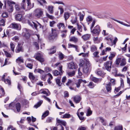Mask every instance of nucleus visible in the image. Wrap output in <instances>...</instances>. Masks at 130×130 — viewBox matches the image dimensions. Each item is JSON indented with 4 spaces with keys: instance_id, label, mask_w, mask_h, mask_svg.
I'll return each instance as SVG.
<instances>
[{
    "instance_id": "e433bc0d",
    "label": "nucleus",
    "mask_w": 130,
    "mask_h": 130,
    "mask_svg": "<svg viewBox=\"0 0 130 130\" xmlns=\"http://www.w3.org/2000/svg\"><path fill=\"white\" fill-rule=\"evenodd\" d=\"M81 108H80L78 109L77 113V115L78 116V117L79 118V119L80 120H85L84 118L82 116H80L79 114V110L80 109H81Z\"/></svg>"
},
{
    "instance_id": "603ef678",
    "label": "nucleus",
    "mask_w": 130,
    "mask_h": 130,
    "mask_svg": "<svg viewBox=\"0 0 130 130\" xmlns=\"http://www.w3.org/2000/svg\"><path fill=\"white\" fill-rule=\"evenodd\" d=\"M1 16L3 18H6L8 17V15L7 13L6 12H4L2 14Z\"/></svg>"
},
{
    "instance_id": "774afa93",
    "label": "nucleus",
    "mask_w": 130,
    "mask_h": 130,
    "mask_svg": "<svg viewBox=\"0 0 130 130\" xmlns=\"http://www.w3.org/2000/svg\"><path fill=\"white\" fill-rule=\"evenodd\" d=\"M59 57L60 59L62 60L64 58L63 55L61 53H60L59 54Z\"/></svg>"
},
{
    "instance_id": "3c124183",
    "label": "nucleus",
    "mask_w": 130,
    "mask_h": 130,
    "mask_svg": "<svg viewBox=\"0 0 130 130\" xmlns=\"http://www.w3.org/2000/svg\"><path fill=\"white\" fill-rule=\"evenodd\" d=\"M15 7L16 10L17 11H20V10L21 8H20V7L17 4H15Z\"/></svg>"
},
{
    "instance_id": "bb28decb",
    "label": "nucleus",
    "mask_w": 130,
    "mask_h": 130,
    "mask_svg": "<svg viewBox=\"0 0 130 130\" xmlns=\"http://www.w3.org/2000/svg\"><path fill=\"white\" fill-rule=\"evenodd\" d=\"M93 40L95 43H100L101 40L100 39H98V37H94Z\"/></svg>"
},
{
    "instance_id": "c756f323",
    "label": "nucleus",
    "mask_w": 130,
    "mask_h": 130,
    "mask_svg": "<svg viewBox=\"0 0 130 130\" xmlns=\"http://www.w3.org/2000/svg\"><path fill=\"white\" fill-rule=\"evenodd\" d=\"M70 13L68 12H65L64 15V17L66 20L70 17Z\"/></svg>"
},
{
    "instance_id": "393cba45",
    "label": "nucleus",
    "mask_w": 130,
    "mask_h": 130,
    "mask_svg": "<svg viewBox=\"0 0 130 130\" xmlns=\"http://www.w3.org/2000/svg\"><path fill=\"white\" fill-rule=\"evenodd\" d=\"M72 19L71 21L73 24L77 22V18L76 16H73L72 17Z\"/></svg>"
},
{
    "instance_id": "b1692460",
    "label": "nucleus",
    "mask_w": 130,
    "mask_h": 130,
    "mask_svg": "<svg viewBox=\"0 0 130 130\" xmlns=\"http://www.w3.org/2000/svg\"><path fill=\"white\" fill-rule=\"evenodd\" d=\"M67 73L69 76L72 77L75 75V71L73 70L72 71H68L67 72Z\"/></svg>"
},
{
    "instance_id": "f3484780",
    "label": "nucleus",
    "mask_w": 130,
    "mask_h": 130,
    "mask_svg": "<svg viewBox=\"0 0 130 130\" xmlns=\"http://www.w3.org/2000/svg\"><path fill=\"white\" fill-rule=\"evenodd\" d=\"M15 19L17 21H21L23 19L22 15L19 14H17L15 15Z\"/></svg>"
},
{
    "instance_id": "39448f33",
    "label": "nucleus",
    "mask_w": 130,
    "mask_h": 130,
    "mask_svg": "<svg viewBox=\"0 0 130 130\" xmlns=\"http://www.w3.org/2000/svg\"><path fill=\"white\" fill-rule=\"evenodd\" d=\"M43 14V12L40 9H37L35 11V15L38 18L41 17Z\"/></svg>"
},
{
    "instance_id": "a878e982",
    "label": "nucleus",
    "mask_w": 130,
    "mask_h": 130,
    "mask_svg": "<svg viewBox=\"0 0 130 130\" xmlns=\"http://www.w3.org/2000/svg\"><path fill=\"white\" fill-rule=\"evenodd\" d=\"M56 120L58 123L61 124L65 126H66L67 123L65 121L60 120L58 119H56Z\"/></svg>"
},
{
    "instance_id": "680f3d73",
    "label": "nucleus",
    "mask_w": 130,
    "mask_h": 130,
    "mask_svg": "<svg viewBox=\"0 0 130 130\" xmlns=\"http://www.w3.org/2000/svg\"><path fill=\"white\" fill-rule=\"evenodd\" d=\"M4 81L6 84H8L9 85L11 84V81L8 79H6V80H5Z\"/></svg>"
},
{
    "instance_id": "0e129e2a",
    "label": "nucleus",
    "mask_w": 130,
    "mask_h": 130,
    "mask_svg": "<svg viewBox=\"0 0 130 130\" xmlns=\"http://www.w3.org/2000/svg\"><path fill=\"white\" fill-rule=\"evenodd\" d=\"M56 23V22L54 21L50 22V25L51 27H53L54 25Z\"/></svg>"
},
{
    "instance_id": "bf43d9fd",
    "label": "nucleus",
    "mask_w": 130,
    "mask_h": 130,
    "mask_svg": "<svg viewBox=\"0 0 130 130\" xmlns=\"http://www.w3.org/2000/svg\"><path fill=\"white\" fill-rule=\"evenodd\" d=\"M56 81L57 84L59 86H61V84L60 83V79L58 78L56 79Z\"/></svg>"
},
{
    "instance_id": "8fccbe9b",
    "label": "nucleus",
    "mask_w": 130,
    "mask_h": 130,
    "mask_svg": "<svg viewBox=\"0 0 130 130\" xmlns=\"http://www.w3.org/2000/svg\"><path fill=\"white\" fill-rule=\"evenodd\" d=\"M37 70V72L41 74H43L44 73V71L43 70L40 69H38L37 70L35 69L34 70V72H35L36 70Z\"/></svg>"
},
{
    "instance_id": "c9c22d12",
    "label": "nucleus",
    "mask_w": 130,
    "mask_h": 130,
    "mask_svg": "<svg viewBox=\"0 0 130 130\" xmlns=\"http://www.w3.org/2000/svg\"><path fill=\"white\" fill-rule=\"evenodd\" d=\"M43 102V101L42 100L38 102L37 104L34 105V107L36 108H37L41 105V104Z\"/></svg>"
},
{
    "instance_id": "79ce46f5",
    "label": "nucleus",
    "mask_w": 130,
    "mask_h": 130,
    "mask_svg": "<svg viewBox=\"0 0 130 130\" xmlns=\"http://www.w3.org/2000/svg\"><path fill=\"white\" fill-rule=\"evenodd\" d=\"M5 94L4 90L2 88L1 86H0V95L1 96V98L2 96H3Z\"/></svg>"
},
{
    "instance_id": "a19ab883",
    "label": "nucleus",
    "mask_w": 130,
    "mask_h": 130,
    "mask_svg": "<svg viewBox=\"0 0 130 130\" xmlns=\"http://www.w3.org/2000/svg\"><path fill=\"white\" fill-rule=\"evenodd\" d=\"M16 107L18 111L19 112L20 109L21 105L20 103H18L16 104Z\"/></svg>"
},
{
    "instance_id": "f704fd0d",
    "label": "nucleus",
    "mask_w": 130,
    "mask_h": 130,
    "mask_svg": "<svg viewBox=\"0 0 130 130\" xmlns=\"http://www.w3.org/2000/svg\"><path fill=\"white\" fill-rule=\"evenodd\" d=\"M49 112L48 110L46 111L42 115V119H43V118L47 116L49 114Z\"/></svg>"
},
{
    "instance_id": "09e8293b",
    "label": "nucleus",
    "mask_w": 130,
    "mask_h": 130,
    "mask_svg": "<svg viewBox=\"0 0 130 130\" xmlns=\"http://www.w3.org/2000/svg\"><path fill=\"white\" fill-rule=\"evenodd\" d=\"M123 129L122 126H116L114 129V130H122Z\"/></svg>"
},
{
    "instance_id": "a211bd4d",
    "label": "nucleus",
    "mask_w": 130,
    "mask_h": 130,
    "mask_svg": "<svg viewBox=\"0 0 130 130\" xmlns=\"http://www.w3.org/2000/svg\"><path fill=\"white\" fill-rule=\"evenodd\" d=\"M112 88L111 84L110 83H109L106 85V90L109 93H110L111 92Z\"/></svg>"
},
{
    "instance_id": "69168bd1",
    "label": "nucleus",
    "mask_w": 130,
    "mask_h": 130,
    "mask_svg": "<svg viewBox=\"0 0 130 130\" xmlns=\"http://www.w3.org/2000/svg\"><path fill=\"white\" fill-rule=\"evenodd\" d=\"M92 111L91 110L90 108H89L86 114L87 116H89L92 114Z\"/></svg>"
},
{
    "instance_id": "4c0bfd02",
    "label": "nucleus",
    "mask_w": 130,
    "mask_h": 130,
    "mask_svg": "<svg viewBox=\"0 0 130 130\" xmlns=\"http://www.w3.org/2000/svg\"><path fill=\"white\" fill-rule=\"evenodd\" d=\"M6 21L5 19H2L0 20V26H4L5 25V23Z\"/></svg>"
},
{
    "instance_id": "338daca9",
    "label": "nucleus",
    "mask_w": 130,
    "mask_h": 130,
    "mask_svg": "<svg viewBox=\"0 0 130 130\" xmlns=\"http://www.w3.org/2000/svg\"><path fill=\"white\" fill-rule=\"evenodd\" d=\"M25 36L26 39H28L30 37V34L28 32H26V33L25 34Z\"/></svg>"
},
{
    "instance_id": "ea45409f",
    "label": "nucleus",
    "mask_w": 130,
    "mask_h": 130,
    "mask_svg": "<svg viewBox=\"0 0 130 130\" xmlns=\"http://www.w3.org/2000/svg\"><path fill=\"white\" fill-rule=\"evenodd\" d=\"M116 55V53L114 52H112L111 53L109 57V58L110 60H111Z\"/></svg>"
},
{
    "instance_id": "6e6552de",
    "label": "nucleus",
    "mask_w": 130,
    "mask_h": 130,
    "mask_svg": "<svg viewBox=\"0 0 130 130\" xmlns=\"http://www.w3.org/2000/svg\"><path fill=\"white\" fill-rule=\"evenodd\" d=\"M39 93L45 94L46 96H48L50 94V93L47 89H42L39 91Z\"/></svg>"
},
{
    "instance_id": "0eeeda50",
    "label": "nucleus",
    "mask_w": 130,
    "mask_h": 130,
    "mask_svg": "<svg viewBox=\"0 0 130 130\" xmlns=\"http://www.w3.org/2000/svg\"><path fill=\"white\" fill-rule=\"evenodd\" d=\"M27 7V5L26 6L25 0H23L21 4V9L25 10V11H26L29 10Z\"/></svg>"
},
{
    "instance_id": "ddd939ff",
    "label": "nucleus",
    "mask_w": 130,
    "mask_h": 130,
    "mask_svg": "<svg viewBox=\"0 0 130 130\" xmlns=\"http://www.w3.org/2000/svg\"><path fill=\"white\" fill-rule=\"evenodd\" d=\"M68 66L70 69H76L77 68L76 65L73 62H71L68 64Z\"/></svg>"
},
{
    "instance_id": "4d7b16f0",
    "label": "nucleus",
    "mask_w": 130,
    "mask_h": 130,
    "mask_svg": "<svg viewBox=\"0 0 130 130\" xmlns=\"http://www.w3.org/2000/svg\"><path fill=\"white\" fill-rule=\"evenodd\" d=\"M57 126H58V128H59V130H64L63 127L62 126L61 124H57Z\"/></svg>"
},
{
    "instance_id": "6ab92c4d",
    "label": "nucleus",
    "mask_w": 130,
    "mask_h": 130,
    "mask_svg": "<svg viewBox=\"0 0 130 130\" xmlns=\"http://www.w3.org/2000/svg\"><path fill=\"white\" fill-rule=\"evenodd\" d=\"M16 62L18 64H20L21 63H23L24 61L23 58L21 57H18L16 60Z\"/></svg>"
},
{
    "instance_id": "7c9ffc66",
    "label": "nucleus",
    "mask_w": 130,
    "mask_h": 130,
    "mask_svg": "<svg viewBox=\"0 0 130 130\" xmlns=\"http://www.w3.org/2000/svg\"><path fill=\"white\" fill-rule=\"evenodd\" d=\"M126 64V59L124 58L121 59L120 65L121 66H123Z\"/></svg>"
},
{
    "instance_id": "423d86ee",
    "label": "nucleus",
    "mask_w": 130,
    "mask_h": 130,
    "mask_svg": "<svg viewBox=\"0 0 130 130\" xmlns=\"http://www.w3.org/2000/svg\"><path fill=\"white\" fill-rule=\"evenodd\" d=\"M52 34H51V36L52 38L54 39L57 38L58 36V34L57 32L56 29H53L51 28Z\"/></svg>"
},
{
    "instance_id": "37998d69",
    "label": "nucleus",
    "mask_w": 130,
    "mask_h": 130,
    "mask_svg": "<svg viewBox=\"0 0 130 130\" xmlns=\"http://www.w3.org/2000/svg\"><path fill=\"white\" fill-rule=\"evenodd\" d=\"M121 58H117L115 61V64L117 65H118L120 62H121Z\"/></svg>"
},
{
    "instance_id": "de8ad7c7",
    "label": "nucleus",
    "mask_w": 130,
    "mask_h": 130,
    "mask_svg": "<svg viewBox=\"0 0 130 130\" xmlns=\"http://www.w3.org/2000/svg\"><path fill=\"white\" fill-rule=\"evenodd\" d=\"M87 127L81 126L78 127L77 130H87Z\"/></svg>"
},
{
    "instance_id": "7ed1b4c3",
    "label": "nucleus",
    "mask_w": 130,
    "mask_h": 130,
    "mask_svg": "<svg viewBox=\"0 0 130 130\" xmlns=\"http://www.w3.org/2000/svg\"><path fill=\"white\" fill-rule=\"evenodd\" d=\"M36 59L42 63L44 61V59L42 55L39 53H37L35 54L34 56Z\"/></svg>"
},
{
    "instance_id": "72a5a7b5",
    "label": "nucleus",
    "mask_w": 130,
    "mask_h": 130,
    "mask_svg": "<svg viewBox=\"0 0 130 130\" xmlns=\"http://www.w3.org/2000/svg\"><path fill=\"white\" fill-rule=\"evenodd\" d=\"M53 73L54 75L55 76H57L59 75H61V74L58 71L55 70L53 71Z\"/></svg>"
},
{
    "instance_id": "6e6d98bb",
    "label": "nucleus",
    "mask_w": 130,
    "mask_h": 130,
    "mask_svg": "<svg viewBox=\"0 0 130 130\" xmlns=\"http://www.w3.org/2000/svg\"><path fill=\"white\" fill-rule=\"evenodd\" d=\"M96 22V21L95 20H94L93 21L92 23H91V25L90 28L91 30H92V29L94 25Z\"/></svg>"
},
{
    "instance_id": "9d476101",
    "label": "nucleus",
    "mask_w": 130,
    "mask_h": 130,
    "mask_svg": "<svg viewBox=\"0 0 130 130\" xmlns=\"http://www.w3.org/2000/svg\"><path fill=\"white\" fill-rule=\"evenodd\" d=\"M91 35L89 34H86L83 35L82 36V38L84 41H86L89 40L91 37Z\"/></svg>"
},
{
    "instance_id": "58836bf2",
    "label": "nucleus",
    "mask_w": 130,
    "mask_h": 130,
    "mask_svg": "<svg viewBox=\"0 0 130 130\" xmlns=\"http://www.w3.org/2000/svg\"><path fill=\"white\" fill-rule=\"evenodd\" d=\"M99 118V121L101 122L102 124L104 126L106 125L105 121L104 119L103 118L101 117H100Z\"/></svg>"
},
{
    "instance_id": "c03bdc74",
    "label": "nucleus",
    "mask_w": 130,
    "mask_h": 130,
    "mask_svg": "<svg viewBox=\"0 0 130 130\" xmlns=\"http://www.w3.org/2000/svg\"><path fill=\"white\" fill-rule=\"evenodd\" d=\"M78 15L79 17L80 21H82L84 19V15L83 14H82L80 12L79 13Z\"/></svg>"
},
{
    "instance_id": "c85d7f7f",
    "label": "nucleus",
    "mask_w": 130,
    "mask_h": 130,
    "mask_svg": "<svg viewBox=\"0 0 130 130\" xmlns=\"http://www.w3.org/2000/svg\"><path fill=\"white\" fill-rule=\"evenodd\" d=\"M57 26L58 27L59 29H60L61 27L63 29H64L65 28L64 24L63 23H58L57 25Z\"/></svg>"
},
{
    "instance_id": "a18cd8bd",
    "label": "nucleus",
    "mask_w": 130,
    "mask_h": 130,
    "mask_svg": "<svg viewBox=\"0 0 130 130\" xmlns=\"http://www.w3.org/2000/svg\"><path fill=\"white\" fill-rule=\"evenodd\" d=\"M71 117V115L68 113H66L62 117V118H69Z\"/></svg>"
},
{
    "instance_id": "5fc2aeb1",
    "label": "nucleus",
    "mask_w": 130,
    "mask_h": 130,
    "mask_svg": "<svg viewBox=\"0 0 130 130\" xmlns=\"http://www.w3.org/2000/svg\"><path fill=\"white\" fill-rule=\"evenodd\" d=\"M15 105V104L14 103H11L9 105V109H12L14 107Z\"/></svg>"
},
{
    "instance_id": "4468645a",
    "label": "nucleus",
    "mask_w": 130,
    "mask_h": 130,
    "mask_svg": "<svg viewBox=\"0 0 130 130\" xmlns=\"http://www.w3.org/2000/svg\"><path fill=\"white\" fill-rule=\"evenodd\" d=\"M26 2L27 4V8L29 9V10L34 7V3H33L31 4L30 0H27Z\"/></svg>"
},
{
    "instance_id": "2eb2a0df",
    "label": "nucleus",
    "mask_w": 130,
    "mask_h": 130,
    "mask_svg": "<svg viewBox=\"0 0 130 130\" xmlns=\"http://www.w3.org/2000/svg\"><path fill=\"white\" fill-rule=\"evenodd\" d=\"M81 100L80 97L79 96L76 95L73 98L74 101L76 103H78Z\"/></svg>"
},
{
    "instance_id": "864d4df0",
    "label": "nucleus",
    "mask_w": 130,
    "mask_h": 130,
    "mask_svg": "<svg viewBox=\"0 0 130 130\" xmlns=\"http://www.w3.org/2000/svg\"><path fill=\"white\" fill-rule=\"evenodd\" d=\"M94 86V84L92 82H90L88 85L89 87L91 88H93Z\"/></svg>"
},
{
    "instance_id": "1a4fd4ad",
    "label": "nucleus",
    "mask_w": 130,
    "mask_h": 130,
    "mask_svg": "<svg viewBox=\"0 0 130 130\" xmlns=\"http://www.w3.org/2000/svg\"><path fill=\"white\" fill-rule=\"evenodd\" d=\"M20 26V24L15 23H12L10 25V27L11 28L15 29H18Z\"/></svg>"
},
{
    "instance_id": "aec40b11",
    "label": "nucleus",
    "mask_w": 130,
    "mask_h": 130,
    "mask_svg": "<svg viewBox=\"0 0 130 130\" xmlns=\"http://www.w3.org/2000/svg\"><path fill=\"white\" fill-rule=\"evenodd\" d=\"M82 82H83L85 83H87V82L86 80H83L82 79H78L77 83L76 84V87L77 88H79L80 86V84Z\"/></svg>"
},
{
    "instance_id": "e2e57ef3",
    "label": "nucleus",
    "mask_w": 130,
    "mask_h": 130,
    "mask_svg": "<svg viewBox=\"0 0 130 130\" xmlns=\"http://www.w3.org/2000/svg\"><path fill=\"white\" fill-rule=\"evenodd\" d=\"M52 118L51 117H48L46 119V122L47 123L51 122H52Z\"/></svg>"
},
{
    "instance_id": "f8f14e48",
    "label": "nucleus",
    "mask_w": 130,
    "mask_h": 130,
    "mask_svg": "<svg viewBox=\"0 0 130 130\" xmlns=\"http://www.w3.org/2000/svg\"><path fill=\"white\" fill-rule=\"evenodd\" d=\"M112 61H110L106 63V70L108 71H110L111 68Z\"/></svg>"
},
{
    "instance_id": "2f4dec72",
    "label": "nucleus",
    "mask_w": 130,
    "mask_h": 130,
    "mask_svg": "<svg viewBox=\"0 0 130 130\" xmlns=\"http://www.w3.org/2000/svg\"><path fill=\"white\" fill-rule=\"evenodd\" d=\"M96 74L98 75L101 76L102 77L105 76L104 73H103L101 71H98L97 72Z\"/></svg>"
},
{
    "instance_id": "9b49d317",
    "label": "nucleus",
    "mask_w": 130,
    "mask_h": 130,
    "mask_svg": "<svg viewBox=\"0 0 130 130\" xmlns=\"http://www.w3.org/2000/svg\"><path fill=\"white\" fill-rule=\"evenodd\" d=\"M107 19H109V18L115 21H116L119 23L121 24L122 25H123L124 26H127V27H130V24L128 25V24H125V23H124L122 22H121V21L115 19L113 18H112L111 17V15H110V17H108V16H107Z\"/></svg>"
},
{
    "instance_id": "49530a36",
    "label": "nucleus",
    "mask_w": 130,
    "mask_h": 130,
    "mask_svg": "<svg viewBox=\"0 0 130 130\" xmlns=\"http://www.w3.org/2000/svg\"><path fill=\"white\" fill-rule=\"evenodd\" d=\"M107 79H108L110 80V82L112 85H114L115 84V80L114 79H111L109 76L107 77Z\"/></svg>"
},
{
    "instance_id": "f03ea898",
    "label": "nucleus",
    "mask_w": 130,
    "mask_h": 130,
    "mask_svg": "<svg viewBox=\"0 0 130 130\" xmlns=\"http://www.w3.org/2000/svg\"><path fill=\"white\" fill-rule=\"evenodd\" d=\"M113 37L111 35H109L108 36H106V42L110 46H112L113 45L114 47L116 46V43L117 41V38L115 37L113 41Z\"/></svg>"
},
{
    "instance_id": "4be33fe9",
    "label": "nucleus",
    "mask_w": 130,
    "mask_h": 130,
    "mask_svg": "<svg viewBox=\"0 0 130 130\" xmlns=\"http://www.w3.org/2000/svg\"><path fill=\"white\" fill-rule=\"evenodd\" d=\"M78 41V39L75 36L71 37L69 39L70 41L73 42L74 43H76Z\"/></svg>"
},
{
    "instance_id": "5701e85b",
    "label": "nucleus",
    "mask_w": 130,
    "mask_h": 130,
    "mask_svg": "<svg viewBox=\"0 0 130 130\" xmlns=\"http://www.w3.org/2000/svg\"><path fill=\"white\" fill-rule=\"evenodd\" d=\"M7 6L10 7H13V4H15V3L11 1L7 0Z\"/></svg>"
},
{
    "instance_id": "412c9836",
    "label": "nucleus",
    "mask_w": 130,
    "mask_h": 130,
    "mask_svg": "<svg viewBox=\"0 0 130 130\" xmlns=\"http://www.w3.org/2000/svg\"><path fill=\"white\" fill-rule=\"evenodd\" d=\"M90 79L91 80L93 81L95 83H97L99 81H101V79H100L98 78L92 76H91L90 77Z\"/></svg>"
},
{
    "instance_id": "20e7f679",
    "label": "nucleus",
    "mask_w": 130,
    "mask_h": 130,
    "mask_svg": "<svg viewBox=\"0 0 130 130\" xmlns=\"http://www.w3.org/2000/svg\"><path fill=\"white\" fill-rule=\"evenodd\" d=\"M100 31V27L98 25H97L95 26L93 30H91V31L92 33L96 34V35H99Z\"/></svg>"
},
{
    "instance_id": "cd10ccee",
    "label": "nucleus",
    "mask_w": 130,
    "mask_h": 130,
    "mask_svg": "<svg viewBox=\"0 0 130 130\" xmlns=\"http://www.w3.org/2000/svg\"><path fill=\"white\" fill-rule=\"evenodd\" d=\"M53 7L52 6H48V10L49 13L50 14H53Z\"/></svg>"
},
{
    "instance_id": "052dcab7",
    "label": "nucleus",
    "mask_w": 130,
    "mask_h": 130,
    "mask_svg": "<svg viewBox=\"0 0 130 130\" xmlns=\"http://www.w3.org/2000/svg\"><path fill=\"white\" fill-rule=\"evenodd\" d=\"M72 82V81L70 79L68 80V81L67 83L66 84V85L67 86H70Z\"/></svg>"
},
{
    "instance_id": "13d9d810",
    "label": "nucleus",
    "mask_w": 130,
    "mask_h": 130,
    "mask_svg": "<svg viewBox=\"0 0 130 130\" xmlns=\"http://www.w3.org/2000/svg\"><path fill=\"white\" fill-rule=\"evenodd\" d=\"M92 20V17L90 16H88L86 18V20L87 22H90Z\"/></svg>"
},
{
    "instance_id": "f257e3e1",
    "label": "nucleus",
    "mask_w": 130,
    "mask_h": 130,
    "mask_svg": "<svg viewBox=\"0 0 130 130\" xmlns=\"http://www.w3.org/2000/svg\"><path fill=\"white\" fill-rule=\"evenodd\" d=\"M79 66L80 67H83V72L85 73H88L90 71V65L89 62L88 60H86L85 63L84 61H81L79 64Z\"/></svg>"
},
{
    "instance_id": "dca6fc26",
    "label": "nucleus",
    "mask_w": 130,
    "mask_h": 130,
    "mask_svg": "<svg viewBox=\"0 0 130 130\" xmlns=\"http://www.w3.org/2000/svg\"><path fill=\"white\" fill-rule=\"evenodd\" d=\"M29 77L31 80H34L35 81H36L38 80L37 78V76H35L33 73H29Z\"/></svg>"
},
{
    "instance_id": "473e14b6",
    "label": "nucleus",
    "mask_w": 130,
    "mask_h": 130,
    "mask_svg": "<svg viewBox=\"0 0 130 130\" xmlns=\"http://www.w3.org/2000/svg\"><path fill=\"white\" fill-rule=\"evenodd\" d=\"M6 10L9 12H12L14 10L13 7L7 6Z\"/></svg>"
}]
</instances>
